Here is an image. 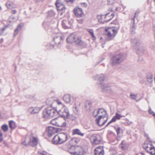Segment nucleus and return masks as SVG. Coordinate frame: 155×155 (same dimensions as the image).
<instances>
[{"mask_svg":"<svg viewBox=\"0 0 155 155\" xmlns=\"http://www.w3.org/2000/svg\"><path fill=\"white\" fill-rule=\"evenodd\" d=\"M93 115L94 117H97L95 122L100 126L104 125L108 118V115L106 111L103 109L94 110L93 112Z\"/></svg>","mask_w":155,"mask_h":155,"instance_id":"1","label":"nucleus"},{"mask_svg":"<svg viewBox=\"0 0 155 155\" xmlns=\"http://www.w3.org/2000/svg\"><path fill=\"white\" fill-rule=\"evenodd\" d=\"M55 102L57 104L56 107L57 114L63 117L65 120L68 118L70 114L68 108L59 100H56Z\"/></svg>","mask_w":155,"mask_h":155,"instance_id":"2","label":"nucleus"},{"mask_svg":"<svg viewBox=\"0 0 155 155\" xmlns=\"http://www.w3.org/2000/svg\"><path fill=\"white\" fill-rule=\"evenodd\" d=\"M70 138L67 133H61L55 136L52 140V142L55 144H61L65 142Z\"/></svg>","mask_w":155,"mask_h":155,"instance_id":"3","label":"nucleus"},{"mask_svg":"<svg viewBox=\"0 0 155 155\" xmlns=\"http://www.w3.org/2000/svg\"><path fill=\"white\" fill-rule=\"evenodd\" d=\"M126 54L124 53L118 54L114 56L111 59L110 64L112 66L120 64L126 58Z\"/></svg>","mask_w":155,"mask_h":155,"instance_id":"4","label":"nucleus"},{"mask_svg":"<svg viewBox=\"0 0 155 155\" xmlns=\"http://www.w3.org/2000/svg\"><path fill=\"white\" fill-rule=\"evenodd\" d=\"M118 29L114 27L108 28L105 29L106 40L110 41L115 37L117 33Z\"/></svg>","mask_w":155,"mask_h":155,"instance_id":"5","label":"nucleus"},{"mask_svg":"<svg viewBox=\"0 0 155 155\" xmlns=\"http://www.w3.org/2000/svg\"><path fill=\"white\" fill-rule=\"evenodd\" d=\"M38 140V138L37 137L31 136L29 138L27 137H25V140L22 142V143L25 146L30 145L32 147H34L37 145Z\"/></svg>","mask_w":155,"mask_h":155,"instance_id":"6","label":"nucleus"},{"mask_svg":"<svg viewBox=\"0 0 155 155\" xmlns=\"http://www.w3.org/2000/svg\"><path fill=\"white\" fill-rule=\"evenodd\" d=\"M57 114L56 108H53L50 107H47L43 112V117L45 118L53 117Z\"/></svg>","mask_w":155,"mask_h":155,"instance_id":"7","label":"nucleus"},{"mask_svg":"<svg viewBox=\"0 0 155 155\" xmlns=\"http://www.w3.org/2000/svg\"><path fill=\"white\" fill-rule=\"evenodd\" d=\"M68 150L72 155H82L83 150L81 147L71 146L68 149Z\"/></svg>","mask_w":155,"mask_h":155,"instance_id":"8","label":"nucleus"},{"mask_svg":"<svg viewBox=\"0 0 155 155\" xmlns=\"http://www.w3.org/2000/svg\"><path fill=\"white\" fill-rule=\"evenodd\" d=\"M66 40L68 43L71 44L74 42H75L78 45L81 44V39L76 36L74 33L70 34L67 38Z\"/></svg>","mask_w":155,"mask_h":155,"instance_id":"9","label":"nucleus"},{"mask_svg":"<svg viewBox=\"0 0 155 155\" xmlns=\"http://www.w3.org/2000/svg\"><path fill=\"white\" fill-rule=\"evenodd\" d=\"M143 148L151 155H155V148L151 143L146 141L143 145Z\"/></svg>","mask_w":155,"mask_h":155,"instance_id":"10","label":"nucleus"},{"mask_svg":"<svg viewBox=\"0 0 155 155\" xmlns=\"http://www.w3.org/2000/svg\"><path fill=\"white\" fill-rule=\"evenodd\" d=\"M64 37L60 33H58L54 36L53 40L56 45L59 46L63 43Z\"/></svg>","mask_w":155,"mask_h":155,"instance_id":"11","label":"nucleus"},{"mask_svg":"<svg viewBox=\"0 0 155 155\" xmlns=\"http://www.w3.org/2000/svg\"><path fill=\"white\" fill-rule=\"evenodd\" d=\"M124 117V116L121 115L117 113H116L115 115L113 117L111 120L108 123L106 127H107L111 123L115 122L116 120H119L121 118Z\"/></svg>","mask_w":155,"mask_h":155,"instance_id":"12","label":"nucleus"},{"mask_svg":"<svg viewBox=\"0 0 155 155\" xmlns=\"http://www.w3.org/2000/svg\"><path fill=\"white\" fill-rule=\"evenodd\" d=\"M79 141V140L78 138H72L66 143L65 145L68 148L71 146H73V144L78 143Z\"/></svg>","mask_w":155,"mask_h":155,"instance_id":"13","label":"nucleus"},{"mask_svg":"<svg viewBox=\"0 0 155 155\" xmlns=\"http://www.w3.org/2000/svg\"><path fill=\"white\" fill-rule=\"evenodd\" d=\"M98 135L95 134H93L91 137V141L93 145H97L100 143V140L98 139Z\"/></svg>","mask_w":155,"mask_h":155,"instance_id":"14","label":"nucleus"},{"mask_svg":"<svg viewBox=\"0 0 155 155\" xmlns=\"http://www.w3.org/2000/svg\"><path fill=\"white\" fill-rule=\"evenodd\" d=\"M64 101L67 104H70L73 101V97L68 94H65L63 97Z\"/></svg>","mask_w":155,"mask_h":155,"instance_id":"15","label":"nucleus"},{"mask_svg":"<svg viewBox=\"0 0 155 155\" xmlns=\"http://www.w3.org/2000/svg\"><path fill=\"white\" fill-rule=\"evenodd\" d=\"M74 12L75 15L77 17H82L84 15L82 9L78 7H76L74 8Z\"/></svg>","mask_w":155,"mask_h":155,"instance_id":"16","label":"nucleus"},{"mask_svg":"<svg viewBox=\"0 0 155 155\" xmlns=\"http://www.w3.org/2000/svg\"><path fill=\"white\" fill-rule=\"evenodd\" d=\"M109 11H110L111 12L106 14L105 16V18L106 19L105 21L107 22L110 21L114 16V13L112 12V9L111 8H109Z\"/></svg>","mask_w":155,"mask_h":155,"instance_id":"17","label":"nucleus"},{"mask_svg":"<svg viewBox=\"0 0 155 155\" xmlns=\"http://www.w3.org/2000/svg\"><path fill=\"white\" fill-rule=\"evenodd\" d=\"M99 87L103 91H109L110 89V86L107 83L104 84L103 83H100L99 84Z\"/></svg>","mask_w":155,"mask_h":155,"instance_id":"18","label":"nucleus"},{"mask_svg":"<svg viewBox=\"0 0 155 155\" xmlns=\"http://www.w3.org/2000/svg\"><path fill=\"white\" fill-rule=\"evenodd\" d=\"M55 5L58 10L62 11L65 8V6L61 2L60 0L56 1Z\"/></svg>","mask_w":155,"mask_h":155,"instance_id":"19","label":"nucleus"},{"mask_svg":"<svg viewBox=\"0 0 155 155\" xmlns=\"http://www.w3.org/2000/svg\"><path fill=\"white\" fill-rule=\"evenodd\" d=\"M47 130L48 133V136L50 137L55 133L57 131V129L56 128L49 127L47 129Z\"/></svg>","mask_w":155,"mask_h":155,"instance_id":"20","label":"nucleus"},{"mask_svg":"<svg viewBox=\"0 0 155 155\" xmlns=\"http://www.w3.org/2000/svg\"><path fill=\"white\" fill-rule=\"evenodd\" d=\"M72 134L73 135H77L81 137H83L84 135V133L78 129H74L72 130Z\"/></svg>","mask_w":155,"mask_h":155,"instance_id":"21","label":"nucleus"},{"mask_svg":"<svg viewBox=\"0 0 155 155\" xmlns=\"http://www.w3.org/2000/svg\"><path fill=\"white\" fill-rule=\"evenodd\" d=\"M62 25L64 29L69 28L71 27V24L68 21L63 20L62 21Z\"/></svg>","mask_w":155,"mask_h":155,"instance_id":"22","label":"nucleus"},{"mask_svg":"<svg viewBox=\"0 0 155 155\" xmlns=\"http://www.w3.org/2000/svg\"><path fill=\"white\" fill-rule=\"evenodd\" d=\"M146 78L147 81L150 83H152L153 81V75L151 73H148L147 74Z\"/></svg>","mask_w":155,"mask_h":155,"instance_id":"23","label":"nucleus"},{"mask_svg":"<svg viewBox=\"0 0 155 155\" xmlns=\"http://www.w3.org/2000/svg\"><path fill=\"white\" fill-rule=\"evenodd\" d=\"M24 24H19L17 26V28L15 30L14 36L15 37L18 34L19 31L21 28L23 26Z\"/></svg>","mask_w":155,"mask_h":155,"instance_id":"24","label":"nucleus"},{"mask_svg":"<svg viewBox=\"0 0 155 155\" xmlns=\"http://www.w3.org/2000/svg\"><path fill=\"white\" fill-rule=\"evenodd\" d=\"M95 80H97L101 82L103 81L104 79V76L103 74L100 75H96L93 77Z\"/></svg>","mask_w":155,"mask_h":155,"instance_id":"25","label":"nucleus"},{"mask_svg":"<svg viewBox=\"0 0 155 155\" xmlns=\"http://www.w3.org/2000/svg\"><path fill=\"white\" fill-rule=\"evenodd\" d=\"M9 126L11 129H14L16 127L15 123L12 120L10 121H9Z\"/></svg>","mask_w":155,"mask_h":155,"instance_id":"26","label":"nucleus"},{"mask_svg":"<svg viewBox=\"0 0 155 155\" xmlns=\"http://www.w3.org/2000/svg\"><path fill=\"white\" fill-rule=\"evenodd\" d=\"M120 146V147L124 150H126L127 147V144L124 141H122Z\"/></svg>","mask_w":155,"mask_h":155,"instance_id":"27","label":"nucleus"},{"mask_svg":"<svg viewBox=\"0 0 155 155\" xmlns=\"http://www.w3.org/2000/svg\"><path fill=\"white\" fill-rule=\"evenodd\" d=\"M53 100L52 98H48L47 99L46 103L47 105L50 106H52L54 103H53Z\"/></svg>","mask_w":155,"mask_h":155,"instance_id":"28","label":"nucleus"},{"mask_svg":"<svg viewBox=\"0 0 155 155\" xmlns=\"http://www.w3.org/2000/svg\"><path fill=\"white\" fill-rule=\"evenodd\" d=\"M67 124V123L66 121L64 120L63 121H60L59 122V127H65L66 126Z\"/></svg>","mask_w":155,"mask_h":155,"instance_id":"29","label":"nucleus"},{"mask_svg":"<svg viewBox=\"0 0 155 155\" xmlns=\"http://www.w3.org/2000/svg\"><path fill=\"white\" fill-rule=\"evenodd\" d=\"M95 153L98 152L104 151L103 147H102L100 146L96 147L94 150Z\"/></svg>","mask_w":155,"mask_h":155,"instance_id":"30","label":"nucleus"},{"mask_svg":"<svg viewBox=\"0 0 155 155\" xmlns=\"http://www.w3.org/2000/svg\"><path fill=\"white\" fill-rule=\"evenodd\" d=\"M88 32L91 35L92 37L94 38L93 40L95 39V37L94 33V31L92 29H88L87 30Z\"/></svg>","mask_w":155,"mask_h":155,"instance_id":"31","label":"nucleus"},{"mask_svg":"<svg viewBox=\"0 0 155 155\" xmlns=\"http://www.w3.org/2000/svg\"><path fill=\"white\" fill-rule=\"evenodd\" d=\"M148 112L150 115H152L155 118V113L151 110L150 107H149V110Z\"/></svg>","mask_w":155,"mask_h":155,"instance_id":"32","label":"nucleus"},{"mask_svg":"<svg viewBox=\"0 0 155 155\" xmlns=\"http://www.w3.org/2000/svg\"><path fill=\"white\" fill-rule=\"evenodd\" d=\"M6 5L8 8L12 9L13 8L12 4L10 2H8L6 4Z\"/></svg>","mask_w":155,"mask_h":155,"instance_id":"33","label":"nucleus"},{"mask_svg":"<svg viewBox=\"0 0 155 155\" xmlns=\"http://www.w3.org/2000/svg\"><path fill=\"white\" fill-rule=\"evenodd\" d=\"M51 123L54 125L58 127L59 123L57 122L55 119H53L51 121Z\"/></svg>","mask_w":155,"mask_h":155,"instance_id":"34","label":"nucleus"},{"mask_svg":"<svg viewBox=\"0 0 155 155\" xmlns=\"http://www.w3.org/2000/svg\"><path fill=\"white\" fill-rule=\"evenodd\" d=\"M55 15V12L52 10L49 11L48 12V15L50 16H54Z\"/></svg>","mask_w":155,"mask_h":155,"instance_id":"35","label":"nucleus"},{"mask_svg":"<svg viewBox=\"0 0 155 155\" xmlns=\"http://www.w3.org/2000/svg\"><path fill=\"white\" fill-rule=\"evenodd\" d=\"M2 128L3 130L4 131H6L8 130V127L7 125L6 124H4L3 125L2 127Z\"/></svg>","mask_w":155,"mask_h":155,"instance_id":"36","label":"nucleus"},{"mask_svg":"<svg viewBox=\"0 0 155 155\" xmlns=\"http://www.w3.org/2000/svg\"><path fill=\"white\" fill-rule=\"evenodd\" d=\"M41 109V108L38 107H34V114L38 113Z\"/></svg>","mask_w":155,"mask_h":155,"instance_id":"37","label":"nucleus"},{"mask_svg":"<svg viewBox=\"0 0 155 155\" xmlns=\"http://www.w3.org/2000/svg\"><path fill=\"white\" fill-rule=\"evenodd\" d=\"M137 96V94H131L130 95V97L132 99H135L136 98Z\"/></svg>","mask_w":155,"mask_h":155,"instance_id":"38","label":"nucleus"},{"mask_svg":"<svg viewBox=\"0 0 155 155\" xmlns=\"http://www.w3.org/2000/svg\"><path fill=\"white\" fill-rule=\"evenodd\" d=\"M73 110L75 114H78V109L77 108V107L76 105H75L74 106Z\"/></svg>","mask_w":155,"mask_h":155,"instance_id":"39","label":"nucleus"},{"mask_svg":"<svg viewBox=\"0 0 155 155\" xmlns=\"http://www.w3.org/2000/svg\"><path fill=\"white\" fill-rule=\"evenodd\" d=\"M135 27L134 25H133L132 27L130 28V31L132 34H134L135 33Z\"/></svg>","mask_w":155,"mask_h":155,"instance_id":"40","label":"nucleus"},{"mask_svg":"<svg viewBox=\"0 0 155 155\" xmlns=\"http://www.w3.org/2000/svg\"><path fill=\"white\" fill-rule=\"evenodd\" d=\"M34 107H30L28 108V111L31 114H34Z\"/></svg>","mask_w":155,"mask_h":155,"instance_id":"41","label":"nucleus"},{"mask_svg":"<svg viewBox=\"0 0 155 155\" xmlns=\"http://www.w3.org/2000/svg\"><path fill=\"white\" fill-rule=\"evenodd\" d=\"M116 130V131L117 135H118L120 133V131L121 130L120 128L119 127H116L115 128Z\"/></svg>","mask_w":155,"mask_h":155,"instance_id":"42","label":"nucleus"},{"mask_svg":"<svg viewBox=\"0 0 155 155\" xmlns=\"http://www.w3.org/2000/svg\"><path fill=\"white\" fill-rule=\"evenodd\" d=\"M102 16L103 15H97V18L98 19V21L99 22L102 23H104V21H101V19L102 18Z\"/></svg>","mask_w":155,"mask_h":155,"instance_id":"43","label":"nucleus"},{"mask_svg":"<svg viewBox=\"0 0 155 155\" xmlns=\"http://www.w3.org/2000/svg\"><path fill=\"white\" fill-rule=\"evenodd\" d=\"M126 122L125 123V124L126 125H130L132 123V122L130 121L128 119L126 118L125 119Z\"/></svg>","mask_w":155,"mask_h":155,"instance_id":"44","label":"nucleus"},{"mask_svg":"<svg viewBox=\"0 0 155 155\" xmlns=\"http://www.w3.org/2000/svg\"><path fill=\"white\" fill-rule=\"evenodd\" d=\"M7 26H6L4 28H2L0 31V35H2L3 34V33L4 31L6 30V28H7Z\"/></svg>","mask_w":155,"mask_h":155,"instance_id":"45","label":"nucleus"},{"mask_svg":"<svg viewBox=\"0 0 155 155\" xmlns=\"http://www.w3.org/2000/svg\"><path fill=\"white\" fill-rule=\"evenodd\" d=\"M117 0H107L109 4H112L114 3V1H116V2H117Z\"/></svg>","mask_w":155,"mask_h":155,"instance_id":"46","label":"nucleus"},{"mask_svg":"<svg viewBox=\"0 0 155 155\" xmlns=\"http://www.w3.org/2000/svg\"><path fill=\"white\" fill-rule=\"evenodd\" d=\"M70 118V119L72 120H76V117H75L74 116H73V115H71V116L70 115L68 118Z\"/></svg>","mask_w":155,"mask_h":155,"instance_id":"47","label":"nucleus"},{"mask_svg":"<svg viewBox=\"0 0 155 155\" xmlns=\"http://www.w3.org/2000/svg\"><path fill=\"white\" fill-rule=\"evenodd\" d=\"M104 151L99 152L95 153V155H103Z\"/></svg>","mask_w":155,"mask_h":155,"instance_id":"48","label":"nucleus"},{"mask_svg":"<svg viewBox=\"0 0 155 155\" xmlns=\"http://www.w3.org/2000/svg\"><path fill=\"white\" fill-rule=\"evenodd\" d=\"M38 153L40 155H46L47 154V153L45 151L39 152Z\"/></svg>","mask_w":155,"mask_h":155,"instance_id":"49","label":"nucleus"},{"mask_svg":"<svg viewBox=\"0 0 155 155\" xmlns=\"http://www.w3.org/2000/svg\"><path fill=\"white\" fill-rule=\"evenodd\" d=\"M3 133L1 130H0V141L2 140L3 138L2 137Z\"/></svg>","mask_w":155,"mask_h":155,"instance_id":"50","label":"nucleus"},{"mask_svg":"<svg viewBox=\"0 0 155 155\" xmlns=\"http://www.w3.org/2000/svg\"><path fill=\"white\" fill-rule=\"evenodd\" d=\"M134 43L135 44L136 46H138L140 44V42L137 41L136 40H134Z\"/></svg>","mask_w":155,"mask_h":155,"instance_id":"51","label":"nucleus"},{"mask_svg":"<svg viewBox=\"0 0 155 155\" xmlns=\"http://www.w3.org/2000/svg\"><path fill=\"white\" fill-rule=\"evenodd\" d=\"M81 4L82 6L85 8L87 7V4L85 3H81Z\"/></svg>","mask_w":155,"mask_h":155,"instance_id":"52","label":"nucleus"},{"mask_svg":"<svg viewBox=\"0 0 155 155\" xmlns=\"http://www.w3.org/2000/svg\"><path fill=\"white\" fill-rule=\"evenodd\" d=\"M65 1L67 2L68 3H72L74 0H64Z\"/></svg>","mask_w":155,"mask_h":155,"instance_id":"53","label":"nucleus"},{"mask_svg":"<svg viewBox=\"0 0 155 155\" xmlns=\"http://www.w3.org/2000/svg\"><path fill=\"white\" fill-rule=\"evenodd\" d=\"M46 23L45 22H43V26L45 28L47 29L46 28V27L45 26V25H46Z\"/></svg>","mask_w":155,"mask_h":155,"instance_id":"54","label":"nucleus"},{"mask_svg":"<svg viewBox=\"0 0 155 155\" xmlns=\"http://www.w3.org/2000/svg\"><path fill=\"white\" fill-rule=\"evenodd\" d=\"M17 12V11L16 10H13L12 11V13H13V14H15Z\"/></svg>","mask_w":155,"mask_h":155,"instance_id":"55","label":"nucleus"},{"mask_svg":"<svg viewBox=\"0 0 155 155\" xmlns=\"http://www.w3.org/2000/svg\"><path fill=\"white\" fill-rule=\"evenodd\" d=\"M54 45L52 44H51L50 46V48H53L54 47Z\"/></svg>","mask_w":155,"mask_h":155,"instance_id":"56","label":"nucleus"},{"mask_svg":"<svg viewBox=\"0 0 155 155\" xmlns=\"http://www.w3.org/2000/svg\"><path fill=\"white\" fill-rule=\"evenodd\" d=\"M147 139L151 143L152 142L151 140H150V139L149 138V137H147Z\"/></svg>","mask_w":155,"mask_h":155,"instance_id":"57","label":"nucleus"},{"mask_svg":"<svg viewBox=\"0 0 155 155\" xmlns=\"http://www.w3.org/2000/svg\"><path fill=\"white\" fill-rule=\"evenodd\" d=\"M120 140V137H117V141H119Z\"/></svg>","mask_w":155,"mask_h":155,"instance_id":"58","label":"nucleus"},{"mask_svg":"<svg viewBox=\"0 0 155 155\" xmlns=\"http://www.w3.org/2000/svg\"><path fill=\"white\" fill-rule=\"evenodd\" d=\"M3 41V38H2V39H1L0 41V42H1V43H2V42Z\"/></svg>","mask_w":155,"mask_h":155,"instance_id":"59","label":"nucleus"},{"mask_svg":"<svg viewBox=\"0 0 155 155\" xmlns=\"http://www.w3.org/2000/svg\"><path fill=\"white\" fill-rule=\"evenodd\" d=\"M114 23L115 24H116L117 23V22L116 21H114Z\"/></svg>","mask_w":155,"mask_h":155,"instance_id":"60","label":"nucleus"},{"mask_svg":"<svg viewBox=\"0 0 155 155\" xmlns=\"http://www.w3.org/2000/svg\"><path fill=\"white\" fill-rule=\"evenodd\" d=\"M37 2H40L41 1H43V0H36Z\"/></svg>","mask_w":155,"mask_h":155,"instance_id":"61","label":"nucleus"},{"mask_svg":"<svg viewBox=\"0 0 155 155\" xmlns=\"http://www.w3.org/2000/svg\"><path fill=\"white\" fill-rule=\"evenodd\" d=\"M141 155H145V154L144 153L142 152L141 153Z\"/></svg>","mask_w":155,"mask_h":155,"instance_id":"62","label":"nucleus"},{"mask_svg":"<svg viewBox=\"0 0 155 155\" xmlns=\"http://www.w3.org/2000/svg\"><path fill=\"white\" fill-rule=\"evenodd\" d=\"M117 8H116V10H117Z\"/></svg>","mask_w":155,"mask_h":155,"instance_id":"63","label":"nucleus"},{"mask_svg":"<svg viewBox=\"0 0 155 155\" xmlns=\"http://www.w3.org/2000/svg\"><path fill=\"white\" fill-rule=\"evenodd\" d=\"M2 9V8L0 6V10Z\"/></svg>","mask_w":155,"mask_h":155,"instance_id":"64","label":"nucleus"}]
</instances>
